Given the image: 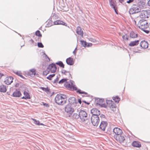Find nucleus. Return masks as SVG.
I'll list each match as a JSON object with an SVG mask.
<instances>
[{
	"mask_svg": "<svg viewBox=\"0 0 150 150\" xmlns=\"http://www.w3.org/2000/svg\"><path fill=\"white\" fill-rule=\"evenodd\" d=\"M35 34L36 36L39 37H41L42 36V35L40 31L39 30H38L36 32Z\"/></svg>",
	"mask_w": 150,
	"mask_h": 150,
	"instance_id": "58836bf2",
	"label": "nucleus"
},
{
	"mask_svg": "<svg viewBox=\"0 0 150 150\" xmlns=\"http://www.w3.org/2000/svg\"><path fill=\"white\" fill-rule=\"evenodd\" d=\"M67 100L66 95L61 94H57L55 98V101L59 105H63L65 104Z\"/></svg>",
	"mask_w": 150,
	"mask_h": 150,
	"instance_id": "f257e3e1",
	"label": "nucleus"
},
{
	"mask_svg": "<svg viewBox=\"0 0 150 150\" xmlns=\"http://www.w3.org/2000/svg\"><path fill=\"white\" fill-rule=\"evenodd\" d=\"M35 71V69H33L30 70L28 73V75L30 76L31 77H34L36 75Z\"/></svg>",
	"mask_w": 150,
	"mask_h": 150,
	"instance_id": "6ab92c4d",
	"label": "nucleus"
},
{
	"mask_svg": "<svg viewBox=\"0 0 150 150\" xmlns=\"http://www.w3.org/2000/svg\"><path fill=\"white\" fill-rule=\"evenodd\" d=\"M71 119L73 120H76L80 122L79 113L78 114L76 113H74L72 115H71Z\"/></svg>",
	"mask_w": 150,
	"mask_h": 150,
	"instance_id": "f8f14e48",
	"label": "nucleus"
},
{
	"mask_svg": "<svg viewBox=\"0 0 150 150\" xmlns=\"http://www.w3.org/2000/svg\"><path fill=\"white\" fill-rule=\"evenodd\" d=\"M70 83H69L67 81L64 83V86L66 87L72 89L73 90H77L76 92L79 93V94H87V93L83 91H81L80 89L77 90V87L73 84L74 82L72 80H70Z\"/></svg>",
	"mask_w": 150,
	"mask_h": 150,
	"instance_id": "f03ea898",
	"label": "nucleus"
},
{
	"mask_svg": "<svg viewBox=\"0 0 150 150\" xmlns=\"http://www.w3.org/2000/svg\"><path fill=\"white\" fill-rule=\"evenodd\" d=\"M13 78L12 76L7 77L4 82L6 84L9 85L13 82Z\"/></svg>",
	"mask_w": 150,
	"mask_h": 150,
	"instance_id": "dca6fc26",
	"label": "nucleus"
},
{
	"mask_svg": "<svg viewBox=\"0 0 150 150\" xmlns=\"http://www.w3.org/2000/svg\"><path fill=\"white\" fill-rule=\"evenodd\" d=\"M119 2L121 3H122L124 1V0H119Z\"/></svg>",
	"mask_w": 150,
	"mask_h": 150,
	"instance_id": "4d7b16f0",
	"label": "nucleus"
},
{
	"mask_svg": "<svg viewBox=\"0 0 150 150\" xmlns=\"http://www.w3.org/2000/svg\"><path fill=\"white\" fill-rule=\"evenodd\" d=\"M33 120L34 121V123L36 125H44L43 124L40 123L39 120H36L35 119H33Z\"/></svg>",
	"mask_w": 150,
	"mask_h": 150,
	"instance_id": "c9c22d12",
	"label": "nucleus"
},
{
	"mask_svg": "<svg viewBox=\"0 0 150 150\" xmlns=\"http://www.w3.org/2000/svg\"><path fill=\"white\" fill-rule=\"evenodd\" d=\"M3 76H4V75L3 74L0 73V78H1V77Z\"/></svg>",
	"mask_w": 150,
	"mask_h": 150,
	"instance_id": "052dcab7",
	"label": "nucleus"
},
{
	"mask_svg": "<svg viewBox=\"0 0 150 150\" xmlns=\"http://www.w3.org/2000/svg\"><path fill=\"white\" fill-rule=\"evenodd\" d=\"M42 103L41 104L42 105H43L45 106L47 108H49L50 107V105L47 103H44L43 102H42Z\"/></svg>",
	"mask_w": 150,
	"mask_h": 150,
	"instance_id": "49530a36",
	"label": "nucleus"
},
{
	"mask_svg": "<svg viewBox=\"0 0 150 150\" xmlns=\"http://www.w3.org/2000/svg\"><path fill=\"white\" fill-rule=\"evenodd\" d=\"M107 125V123L106 122L102 121L101 122L99 127L100 129L103 131H104Z\"/></svg>",
	"mask_w": 150,
	"mask_h": 150,
	"instance_id": "ddd939ff",
	"label": "nucleus"
},
{
	"mask_svg": "<svg viewBox=\"0 0 150 150\" xmlns=\"http://www.w3.org/2000/svg\"><path fill=\"white\" fill-rule=\"evenodd\" d=\"M66 62L69 65H72L74 64V62L73 58L69 57L66 59Z\"/></svg>",
	"mask_w": 150,
	"mask_h": 150,
	"instance_id": "a211bd4d",
	"label": "nucleus"
},
{
	"mask_svg": "<svg viewBox=\"0 0 150 150\" xmlns=\"http://www.w3.org/2000/svg\"><path fill=\"white\" fill-rule=\"evenodd\" d=\"M44 54L45 55L46 57H47L48 58V59L50 60V58L47 56V55L45 53H44Z\"/></svg>",
	"mask_w": 150,
	"mask_h": 150,
	"instance_id": "338daca9",
	"label": "nucleus"
},
{
	"mask_svg": "<svg viewBox=\"0 0 150 150\" xmlns=\"http://www.w3.org/2000/svg\"><path fill=\"white\" fill-rule=\"evenodd\" d=\"M76 51H75V50H74V51L73 52V54H76Z\"/></svg>",
	"mask_w": 150,
	"mask_h": 150,
	"instance_id": "e2e57ef3",
	"label": "nucleus"
},
{
	"mask_svg": "<svg viewBox=\"0 0 150 150\" xmlns=\"http://www.w3.org/2000/svg\"><path fill=\"white\" fill-rule=\"evenodd\" d=\"M114 137L116 140L120 143L123 142L125 140V138L123 136L121 135H115Z\"/></svg>",
	"mask_w": 150,
	"mask_h": 150,
	"instance_id": "1a4fd4ad",
	"label": "nucleus"
},
{
	"mask_svg": "<svg viewBox=\"0 0 150 150\" xmlns=\"http://www.w3.org/2000/svg\"><path fill=\"white\" fill-rule=\"evenodd\" d=\"M138 26L142 30L145 29L149 26L147 21L144 19H142L139 22Z\"/></svg>",
	"mask_w": 150,
	"mask_h": 150,
	"instance_id": "39448f33",
	"label": "nucleus"
},
{
	"mask_svg": "<svg viewBox=\"0 0 150 150\" xmlns=\"http://www.w3.org/2000/svg\"><path fill=\"white\" fill-rule=\"evenodd\" d=\"M21 98L22 99H27L26 97H25V96H23Z\"/></svg>",
	"mask_w": 150,
	"mask_h": 150,
	"instance_id": "680f3d73",
	"label": "nucleus"
},
{
	"mask_svg": "<svg viewBox=\"0 0 150 150\" xmlns=\"http://www.w3.org/2000/svg\"><path fill=\"white\" fill-rule=\"evenodd\" d=\"M91 123L95 126H97L100 122V119L98 115L92 116L91 117Z\"/></svg>",
	"mask_w": 150,
	"mask_h": 150,
	"instance_id": "0eeeda50",
	"label": "nucleus"
},
{
	"mask_svg": "<svg viewBox=\"0 0 150 150\" xmlns=\"http://www.w3.org/2000/svg\"><path fill=\"white\" fill-rule=\"evenodd\" d=\"M113 9H114V11H115V13L117 14H118V12H117V9H116V8H115V6L114 7V8H113Z\"/></svg>",
	"mask_w": 150,
	"mask_h": 150,
	"instance_id": "3c124183",
	"label": "nucleus"
},
{
	"mask_svg": "<svg viewBox=\"0 0 150 150\" xmlns=\"http://www.w3.org/2000/svg\"><path fill=\"white\" fill-rule=\"evenodd\" d=\"M91 41L92 42H95L96 41V40L93 39H92V40H91Z\"/></svg>",
	"mask_w": 150,
	"mask_h": 150,
	"instance_id": "0e129e2a",
	"label": "nucleus"
},
{
	"mask_svg": "<svg viewBox=\"0 0 150 150\" xmlns=\"http://www.w3.org/2000/svg\"><path fill=\"white\" fill-rule=\"evenodd\" d=\"M59 79V76H57V78L54 80V81L53 82V83H58V81Z\"/></svg>",
	"mask_w": 150,
	"mask_h": 150,
	"instance_id": "37998d69",
	"label": "nucleus"
},
{
	"mask_svg": "<svg viewBox=\"0 0 150 150\" xmlns=\"http://www.w3.org/2000/svg\"><path fill=\"white\" fill-rule=\"evenodd\" d=\"M21 94L19 91H16L13 93V96L14 97H19L21 95Z\"/></svg>",
	"mask_w": 150,
	"mask_h": 150,
	"instance_id": "412c9836",
	"label": "nucleus"
},
{
	"mask_svg": "<svg viewBox=\"0 0 150 150\" xmlns=\"http://www.w3.org/2000/svg\"><path fill=\"white\" fill-rule=\"evenodd\" d=\"M95 100L96 101L97 104L100 105V103H102L104 101V100L103 99H100L99 98H97L95 99Z\"/></svg>",
	"mask_w": 150,
	"mask_h": 150,
	"instance_id": "c85d7f7f",
	"label": "nucleus"
},
{
	"mask_svg": "<svg viewBox=\"0 0 150 150\" xmlns=\"http://www.w3.org/2000/svg\"><path fill=\"white\" fill-rule=\"evenodd\" d=\"M148 42L145 40L141 41L140 43V47L144 49L147 48L148 47Z\"/></svg>",
	"mask_w": 150,
	"mask_h": 150,
	"instance_id": "f3484780",
	"label": "nucleus"
},
{
	"mask_svg": "<svg viewBox=\"0 0 150 150\" xmlns=\"http://www.w3.org/2000/svg\"><path fill=\"white\" fill-rule=\"evenodd\" d=\"M55 76V74H50L48 77H47V79L50 80L52 79V78L53 77Z\"/></svg>",
	"mask_w": 150,
	"mask_h": 150,
	"instance_id": "ea45409f",
	"label": "nucleus"
},
{
	"mask_svg": "<svg viewBox=\"0 0 150 150\" xmlns=\"http://www.w3.org/2000/svg\"><path fill=\"white\" fill-rule=\"evenodd\" d=\"M68 101L69 103V104H70L71 105L73 104L74 106H76L78 103L76 98L74 97H71L69 98Z\"/></svg>",
	"mask_w": 150,
	"mask_h": 150,
	"instance_id": "9b49d317",
	"label": "nucleus"
},
{
	"mask_svg": "<svg viewBox=\"0 0 150 150\" xmlns=\"http://www.w3.org/2000/svg\"><path fill=\"white\" fill-rule=\"evenodd\" d=\"M62 74H64L65 75H68L69 76H71V74H70L69 72L67 71H66L65 70L62 69Z\"/></svg>",
	"mask_w": 150,
	"mask_h": 150,
	"instance_id": "2f4dec72",
	"label": "nucleus"
},
{
	"mask_svg": "<svg viewBox=\"0 0 150 150\" xmlns=\"http://www.w3.org/2000/svg\"><path fill=\"white\" fill-rule=\"evenodd\" d=\"M92 46V44L91 43H88L86 45V47H89Z\"/></svg>",
	"mask_w": 150,
	"mask_h": 150,
	"instance_id": "de8ad7c7",
	"label": "nucleus"
},
{
	"mask_svg": "<svg viewBox=\"0 0 150 150\" xmlns=\"http://www.w3.org/2000/svg\"><path fill=\"white\" fill-rule=\"evenodd\" d=\"M16 74L18 76H19L22 78L24 79H25V78L21 74V73L20 72H17L16 73Z\"/></svg>",
	"mask_w": 150,
	"mask_h": 150,
	"instance_id": "a19ab883",
	"label": "nucleus"
},
{
	"mask_svg": "<svg viewBox=\"0 0 150 150\" xmlns=\"http://www.w3.org/2000/svg\"><path fill=\"white\" fill-rule=\"evenodd\" d=\"M147 4H148V5L150 6V0H149L148 1V2H147Z\"/></svg>",
	"mask_w": 150,
	"mask_h": 150,
	"instance_id": "13d9d810",
	"label": "nucleus"
},
{
	"mask_svg": "<svg viewBox=\"0 0 150 150\" xmlns=\"http://www.w3.org/2000/svg\"><path fill=\"white\" fill-rule=\"evenodd\" d=\"M139 40H135L133 41H131L129 44V45L131 47H132L137 45L139 43Z\"/></svg>",
	"mask_w": 150,
	"mask_h": 150,
	"instance_id": "5701e85b",
	"label": "nucleus"
},
{
	"mask_svg": "<svg viewBox=\"0 0 150 150\" xmlns=\"http://www.w3.org/2000/svg\"><path fill=\"white\" fill-rule=\"evenodd\" d=\"M80 41L81 43V45L82 46H83L84 47H86V45L88 44V43L86 41L84 40H81Z\"/></svg>",
	"mask_w": 150,
	"mask_h": 150,
	"instance_id": "72a5a7b5",
	"label": "nucleus"
},
{
	"mask_svg": "<svg viewBox=\"0 0 150 150\" xmlns=\"http://www.w3.org/2000/svg\"><path fill=\"white\" fill-rule=\"evenodd\" d=\"M113 111H115L116 109V105L115 104L113 103L110 105L108 106Z\"/></svg>",
	"mask_w": 150,
	"mask_h": 150,
	"instance_id": "bb28decb",
	"label": "nucleus"
},
{
	"mask_svg": "<svg viewBox=\"0 0 150 150\" xmlns=\"http://www.w3.org/2000/svg\"><path fill=\"white\" fill-rule=\"evenodd\" d=\"M142 9V7H140L137 4H133L132 8L129 9V13L130 14L137 13L140 12Z\"/></svg>",
	"mask_w": 150,
	"mask_h": 150,
	"instance_id": "20e7f679",
	"label": "nucleus"
},
{
	"mask_svg": "<svg viewBox=\"0 0 150 150\" xmlns=\"http://www.w3.org/2000/svg\"><path fill=\"white\" fill-rule=\"evenodd\" d=\"M109 129V132H107V133H108V134H110V133H109V132H110V131H111L112 130H113V129H112L111 128L109 129Z\"/></svg>",
	"mask_w": 150,
	"mask_h": 150,
	"instance_id": "bf43d9fd",
	"label": "nucleus"
},
{
	"mask_svg": "<svg viewBox=\"0 0 150 150\" xmlns=\"http://www.w3.org/2000/svg\"><path fill=\"white\" fill-rule=\"evenodd\" d=\"M132 145L134 147L140 148L141 147V143L138 142L134 141L132 143Z\"/></svg>",
	"mask_w": 150,
	"mask_h": 150,
	"instance_id": "aec40b11",
	"label": "nucleus"
},
{
	"mask_svg": "<svg viewBox=\"0 0 150 150\" xmlns=\"http://www.w3.org/2000/svg\"><path fill=\"white\" fill-rule=\"evenodd\" d=\"M47 69H50L52 73H54L55 72L57 68L55 64L54 63H52L49 65Z\"/></svg>",
	"mask_w": 150,
	"mask_h": 150,
	"instance_id": "6e6552de",
	"label": "nucleus"
},
{
	"mask_svg": "<svg viewBox=\"0 0 150 150\" xmlns=\"http://www.w3.org/2000/svg\"><path fill=\"white\" fill-rule=\"evenodd\" d=\"M79 115L80 122L87 124L88 122V120L87 114L86 112L84 110H81L79 112Z\"/></svg>",
	"mask_w": 150,
	"mask_h": 150,
	"instance_id": "7ed1b4c3",
	"label": "nucleus"
},
{
	"mask_svg": "<svg viewBox=\"0 0 150 150\" xmlns=\"http://www.w3.org/2000/svg\"><path fill=\"white\" fill-rule=\"evenodd\" d=\"M78 102L80 104H81V99H78Z\"/></svg>",
	"mask_w": 150,
	"mask_h": 150,
	"instance_id": "6e6d98bb",
	"label": "nucleus"
},
{
	"mask_svg": "<svg viewBox=\"0 0 150 150\" xmlns=\"http://www.w3.org/2000/svg\"><path fill=\"white\" fill-rule=\"evenodd\" d=\"M105 116L103 114H101L100 116V117L101 118H105Z\"/></svg>",
	"mask_w": 150,
	"mask_h": 150,
	"instance_id": "603ef678",
	"label": "nucleus"
},
{
	"mask_svg": "<svg viewBox=\"0 0 150 150\" xmlns=\"http://www.w3.org/2000/svg\"><path fill=\"white\" fill-rule=\"evenodd\" d=\"M113 99L115 102L117 103H119L120 100V98L118 96L113 97Z\"/></svg>",
	"mask_w": 150,
	"mask_h": 150,
	"instance_id": "473e14b6",
	"label": "nucleus"
},
{
	"mask_svg": "<svg viewBox=\"0 0 150 150\" xmlns=\"http://www.w3.org/2000/svg\"><path fill=\"white\" fill-rule=\"evenodd\" d=\"M65 111L69 117H70L74 111V108L70 104H68L65 107Z\"/></svg>",
	"mask_w": 150,
	"mask_h": 150,
	"instance_id": "423d86ee",
	"label": "nucleus"
},
{
	"mask_svg": "<svg viewBox=\"0 0 150 150\" xmlns=\"http://www.w3.org/2000/svg\"><path fill=\"white\" fill-rule=\"evenodd\" d=\"M6 91V86L1 85H0V91L1 92L5 93Z\"/></svg>",
	"mask_w": 150,
	"mask_h": 150,
	"instance_id": "a878e982",
	"label": "nucleus"
},
{
	"mask_svg": "<svg viewBox=\"0 0 150 150\" xmlns=\"http://www.w3.org/2000/svg\"><path fill=\"white\" fill-rule=\"evenodd\" d=\"M122 38L124 40H128V37L126 34L123 35Z\"/></svg>",
	"mask_w": 150,
	"mask_h": 150,
	"instance_id": "c03bdc74",
	"label": "nucleus"
},
{
	"mask_svg": "<svg viewBox=\"0 0 150 150\" xmlns=\"http://www.w3.org/2000/svg\"><path fill=\"white\" fill-rule=\"evenodd\" d=\"M141 12L140 14V16L142 18H146V17H147V11L146 10H142L140 11Z\"/></svg>",
	"mask_w": 150,
	"mask_h": 150,
	"instance_id": "2eb2a0df",
	"label": "nucleus"
},
{
	"mask_svg": "<svg viewBox=\"0 0 150 150\" xmlns=\"http://www.w3.org/2000/svg\"><path fill=\"white\" fill-rule=\"evenodd\" d=\"M19 83H16L15 85V87H18L19 86Z\"/></svg>",
	"mask_w": 150,
	"mask_h": 150,
	"instance_id": "864d4df0",
	"label": "nucleus"
},
{
	"mask_svg": "<svg viewBox=\"0 0 150 150\" xmlns=\"http://www.w3.org/2000/svg\"><path fill=\"white\" fill-rule=\"evenodd\" d=\"M130 36L132 38H135L137 37V34H136L134 32L132 31L130 33Z\"/></svg>",
	"mask_w": 150,
	"mask_h": 150,
	"instance_id": "c756f323",
	"label": "nucleus"
},
{
	"mask_svg": "<svg viewBox=\"0 0 150 150\" xmlns=\"http://www.w3.org/2000/svg\"><path fill=\"white\" fill-rule=\"evenodd\" d=\"M54 24L55 25H66V23L60 20H57L54 22Z\"/></svg>",
	"mask_w": 150,
	"mask_h": 150,
	"instance_id": "b1692460",
	"label": "nucleus"
},
{
	"mask_svg": "<svg viewBox=\"0 0 150 150\" xmlns=\"http://www.w3.org/2000/svg\"><path fill=\"white\" fill-rule=\"evenodd\" d=\"M91 113L92 114V116L98 115V116L100 114V111L96 108L92 109L91 110Z\"/></svg>",
	"mask_w": 150,
	"mask_h": 150,
	"instance_id": "9d476101",
	"label": "nucleus"
},
{
	"mask_svg": "<svg viewBox=\"0 0 150 150\" xmlns=\"http://www.w3.org/2000/svg\"><path fill=\"white\" fill-rule=\"evenodd\" d=\"M23 94L25 96V97H26L27 99H30V95L28 93L25 91H24Z\"/></svg>",
	"mask_w": 150,
	"mask_h": 150,
	"instance_id": "f704fd0d",
	"label": "nucleus"
},
{
	"mask_svg": "<svg viewBox=\"0 0 150 150\" xmlns=\"http://www.w3.org/2000/svg\"><path fill=\"white\" fill-rule=\"evenodd\" d=\"M56 64H57L59 65L60 67H62V68H64V64L62 61H59L58 62L56 63Z\"/></svg>",
	"mask_w": 150,
	"mask_h": 150,
	"instance_id": "7c9ffc66",
	"label": "nucleus"
},
{
	"mask_svg": "<svg viewBox=\"0 0 150 150\" xmlns=\"http://www.w3.org/2000/svg\"><path fill=\"white\" fill-rule=\"evenodd\" d=\"M83 102H84V103H87V102H86V101H85V100H83Z\"/></svg>",
	"mask_w": 150,
	"mask_h": 150,
	"instance_id": "774afa93",
	"label": "nucleus"
},
{
	"mask_svg": "<svg viewBox=\"0 0 150 150\" xmlns=\"http://www.w3.org/2000/svg\"><path fill=\"white\" fill-rule=\"evenodd\" d=\"M76 33L78 35L83 36V31L80 26H78L77 28Z\"/></svg>",
	"mask_w": 150,
	"mask_h": 150,
	"instance_id": "393cba45",
	"label": "nucleus"
},
{
	"mask_svg": "<svg viewBox=\"0 0 150 150\" xmlns=\"http://www.w3.org/2000/svg\"><path fill=\"white\" fill-rule=\"evenodd\" d=\"M134 1V0H129L128 1H127V3L128 4H130Z\"/></svg>",
	"mask_w": 150,
	"mask_h": 150,
	"instance_id": "09e8293b",
	"label": "nucleus"
},
{
	"mask_svg": "<svg viewBox=\"0 0 150 150\" xmlns=\"http://www.w3.org/2000/svg\"><path fill=\"white\" fill-rule=\"evenodd\" d=\"M67 80V79H63L59 81L58 83L62 84L64 83H66Z\"/></svg>",
	"mask_w": 150,
	"mask_h": 150,
	"instance_id": "e433bc0d",
	"label": "nucleus"
},
{
	"mask_svg": "<svg viewBox=\"0 0 150 150\" xmlns=\"http://www.w3.org/2000/svg\"><path fill=\"white\" fill-rule=\"evenodd\" d=\"M145 33H146L147 34H148L149 32V31L148 30H145L144 29L142 30Z\"/></svg>",
	"mask_w": 150,
	"mask_h": 150,
	"instance_id": "8fccbe9b",
	"label": "nucleus"
},
{
	"mask_svg": "<svg viewBox=\"0 0 150 150\" xmlns=\"http://www.w3.org/2000/svg\"><path fill=\"white\" fill-rule=\"evenodd\" d=\"M109 4L111 7L112 8H114V7L115 6L114 5V2L113 1H112V0H110L109 1Z\"/></svg>",
	"mask_w": 150,
	"mask_h": 150,
	"instance_id": "4c0bfd02",
	"label": "nucleus"
},
{
	"mask_svg": "<svg viewBox=\"0 0 150 150\" xmlns=\"http://www.w3.org/2000/svg\"><path fill=\"white\" fill-rule=\"evenodd\" d=\"M113 131L116 134L115 135H121L122 133V130L118 127H115L113 129Z\"/></svg>",
	"mask_w": 150,
	"mask_h": 150,
	"instance_id": "4468645a",
	"label": "nucleus"
},
{
	"mask_svg": "<svg viewBox=\"0 0 150 150\" xmlns=\"http://www.w3.org/2000/svg\"><path fill=\"white\" fill-rule=\"evenodd\" d=\"M137 5L140 7L141 6L143 9L145 6V2L143 0H140L138 2Z\"/></svg>",
	"mask_w": 150,
	"mask_h": 150,
	"instance_id": "4be33fe9",
	"label": "nucleus"
},
{
	"mask_svg": "<svg viewBox=\"0 0 150 150\" xmlns=\"http://www.w3.org/2000/svg\"><path fill=\"white\" fill-rule=\"evenodd\" d=\"M106 102L108 106H109L113 102L111 100H107L106 101Z\"/></svg>",
	"mask_w": 150,
	"mask_h": 150,
	"instance_id": "79ce46f5",
	"label": "nucleus"
},
{
	"mask_svg": "<svg viewBox=\"0 0 150 150\" xmlns=\"http://www.w3.org/2000/svg\"><path fill=\"white\" fill-rule=\"evenodd\" d=\"M40 88L42 89L43 91H45L47 93H50V89L48 87H47V88L40 87Z\"/></svg>",
	"mask_w": 150,
	"mask_h": 150,
	"instance_id": "cd10ccee",
	"label": "nucleus"
},
{
	"mask_svg": "<svg viewBox=\"0 0 150 150\" xmlns=\"http://www.w3.org/2000/svg\"><path fill=\"white\" fill-rule=\"evenodd\" d=\"M38 46L39 47L43 48L44 46L41 42H38Z\"/></svg>",
	"mask_w": 150,
	"mask_h": 150,
	"instance_id": "a18cd8bd",
	"label": "nucleus"
},
{
	"mask_svg": "<svg viewBox=\"0 0 150 150\" xmlns=\"http://www.w3.org/2000/svg\"><path fill=\"white\" fill-rule=\"evenodd\" d=\"M47 74V72L45 71H44L43 72V74L45 76Z\"/></svg>",
	"mask_w": 150,
	"mask_h": 150,
	"instance_id": "5fc2aeb1",
	"label": "nucleus"
},
{
	"mask_svg": "<svg viewBox=\"0 0 150 150\" xmlns=\"http://www.w3.org/2000/svg\"><path fill=\"white\" fill-rule=\"evenodd\" d=\"M30 41H31L32 42V43H33L34 42V41H33V40L32 39H31V40H30Z\"/></svg>",
	"mask_w": 150,
	"mask_h": 150,
	"instance_id": "69168bd1",
	"label": "nucleus"
}]
</instances>
